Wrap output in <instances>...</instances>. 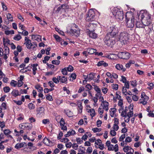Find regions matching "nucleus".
Masks as SVG:
<instances>
[{
    "label": "nucleus",
    "instance_id": "f257e3e1",
    "mask_svg": "<svg viewBox=\"0 0 154 154\" xmlns=\"http://www.w3.org/2000/svg\"><path fill=\"white\" fill-rule=\"evenodd\" d=\"M133 105L130 104L128 107H126L124 108H119V111L121 113V116L124 117V121L125 122L128 123L130 121L131 117L133 115Z\"/></svg>",
    "mask_w": 154,
    "mask_h": 154
},
{
    "label": "nucleus",
    "instance_id": "f03ea898",
    "mask_svg": "<svg viewBox=\"0 0 154 154\" xmlns=\"http://www.w3.org/2000/svg\"><path fill=\"white\" fill-rule=\"evenodd\" d=\"M137 15L145 26H148L150 23L151 15L146 10H141L137 13Z\"/></svg>",
    "mask_w": 154,
    "mask_h": 154
},
{
    "label": "nucleus",
    "instance_id": "7ed1b4c3",
    "mask_svg": "<svg viewBox=\"0 0 154 154\" xmlns=\"http://www.w3.org/2000/svg\"><path fill=\"white\" fill-rule=\"evenodd\" d=\"M112 13L116 19L122 20L123 18V13L122 10L116 7L111 8Z\"/></svg>",
    "mask_w": 154,
    "mask_h": 154
},
{
    "label": "nucleus",
    "instance_id": "20e7f679",
    "mask_svg": "<svg viewBox=\"0 0 154 154\" xmlns=\"http://www.w3.org/2000/svg\"><path fill=\"white\" fill-rule=\"evenodd\" d=\"M129 36L126 32H122L119 36V40L121 43L125 44L127 43L129 39Z\"/></svg>",
    "mask_w": 154,
    "mask_h": 154
},
{
    "label": "nucleus",
    "instance_id": "39448f33",
    "mask_svg": "<svg viewBox=\"0 0 154 154\" xmlns=\"http://www.w3.org/2000/svg\"><path fill=\"white\" fill-rule=\"evenodd\" d=\"M95 19V16L94 11L91 9L89 10L86 15L85 20L88 22L94 21Z\"/></svg>",
    "mask_w": 154,
    "mask_h": 154
},
{
    "label": "nucleus",
    "instance_id": "423d86ee",
    "mask_svg": "<svg viewBox=\"0 0 154 154\" xmlns=\"http://www.w3.org/2000/svg\"><path fill=\"white\" fill-rule=\"evenodd\" d=\"M118 29L117 27L116 26L110 27L109 32L107 33L106 36V38L108 37H114L118 34Z\"/></svg>",
    "mask_w": 154,
    "mask_h": 154
},
{
    "label": "nucleus",
    "instance_id": "0eeeda50",
    "mask_svg": "<svg viewBox=\"0 0 154 154\" xmlns=\"http://www.w3.org/2000/svg\"><path fill=\"white\" fill-rule=\"evenodd\" d=\"M25 42L24 44L25 45L27 49H31L32 48H34L35 47L34 45L32 44L31 43V40L27 37H25L24 38Z\"/></svg>",
    "mask_w": 154,
    "mask_h": 154
},
{
    "label": "nucleus",
    "instance_id": "6e6552de",
    "mask_svg": "<svg viewBox=\"0 0 154 154\" xmlns=\"http://www.w3.org/2000/svg\"><path fill=\"white\" fill-rule=\"evenodd\" d=\"M118 56L120 58L123 59H128L130 57V54L128 52H120L118 53Z\"/></svg>",
    "mask_w": 154,
    "mask_h": 154
},
{
    "label": "nucleus",
    "instance_id": "1a4fd4ad",
    "mask_svg": "<svg viewBox=\"0 0 154 154\" xmlns=\"http://www.w3.org/2000/svg\"><path fill=\"white\" fill-rule=\"evenodd\" d=\"M141 98L140 100V103L144 105L146 104L149 99L148 97L145 95L144 92H143L141 94Z\"/></svg>",
    "mask_w": 154,
    "mask_h": 154
},
{
    "label": "nucleus",
    "instance_id": "9d476101",
    "mask_svg": "<svg viewBox=\"0 0 154 154\" xmlns=\"http://www.w3.org/2000/svg\"><path fill=\"white\" fill-rule=\"evenodd\" d=\"M135 24L137 27L139 28H144L146 26L144 25V23L142 22V20H140L139 18L136 17L135 19Z\"/></svg>",
    "mask_w": 154,
    "mask_h": 154
},
{
    "label": "nucleus",
    "instance_id": "9b49d317",
    "mask_svg": "<svg viewBox=\"0 0 154 154\" xmlns=\"http://www.w3.org/2000/svg\"><path fill=\"white\" fill-rule=\"evenodd\" d=\"M32 125L28 123H23L19 125V127L23 129L29 130L32 128Z\"/></svg>",
    "mask_w": 154,
    "mask_h": 154
},
{
    "label": "nucleus",
    "instance_id": "f8f14e48",
    "mask_svg": "<svg viewBox=\"0 0 154 154\" xmlns=\"http://www.w3.org/2000/svg\"><path fill=\"white\" fill-rule=\"evenodd\" d=\"M135 19L133 17L130 20H128L127 18L126 19L127 27L132 28L134 26L135 24Z\"/></svg>",
    "mask_w": 154,
    "mask_h": 154
},
{
    "label": "nucleus",
    "instance_id": "ddd939ff",
    "mask_svg": "<svg viewBox=\"0 0 154 154\" xmlns=\"http://www.w3.org/2000/svg\"><path fill=\"white\" fill-rule=\"evenodd\" d=\"M69 32L72 35H74L76 36L79 35L80 34V31L79 29L77 28L75 29L71 28Z\"/></svg>",
    "mask_w": 154,
    "mask_h": 154
},
{
    "label": "nucleus",
    "instance_id": "4468645a",
    "mask_svg": "<svg viewBox=\"0 0 154 154\" xmlns=\"http://www.w3.org/2000/svg\"><path fill=\"white\" fill-rule=\"evenodd\" d=\"M119 123V120L117 118H115L114 119V122L112 128L116 131H117L119 129V127L118 125Z\"/></svg>",
    "mask_w": 154,
    "mask_h": 154
},
{
    "label": "nucleus",
    "instance_id": "2eb2a0df",
    "mask_svg": "<svg viewBox=\"0 0 154 154\" xmlns=\"http://www.w3.org/2000/svg\"><path fill=\"white\" fill-rule=\"evenodd\" d=\"M111 37H108L106 38V37L105 42L107 45L109 46L112 47L114 43V42L110 39Z\"/></svg>",
    "mask_w": 154,
    "mask_h": 154
},
{
    "label": "nucleus",
    "instance_id": "dca6fc26",
    "mask_svg": "<svg viewBox=\"0 0 154 154\" xmlns=\"http://www.w3.org/2000/svg\"><path fill=\"white\" fill-rule=\"evenodd\" d=\"M109 103L106 100H103L100 106H102L104 110L107 111L109 109Z\"/></svg>",
    "mask_w": 154,
    "mask_h": 154
},
{
    "label": "nucleus",
    "instance_id": "f3484780",
    "mask_svg": "<svg viewBox=\"0 0 154 154\" xmlns=\"http://www.w3.org/2000/svg\"><path fill=\"white\" fill-rule=\"evenodd\" d=\"M97 25L93 23H89L87 27V29L89 32L94 31Z\"/></svg>",
    "mask_w": 154,
    "mask_h": 154
},
{
    "label": "nucleus",
    "instance_id": "a211bd4d",
    "mask_svg": "<svg viewBox=\"0 0 154 154\" xmlns=\"http://www.w3.org/2000/svg\"><path fill=\"white\" fill-rule=\"evenodd\" d=\"M108 149L109 151H114L116 152H117L119 150V146L117 144H115L114 146L112 145Z\"/></svg>",
    "mask_w": 154,
    "mask_h": 154
},
{
    "label": "nucleus",
    "instance_id": "6ab92c4d",
    "mask_svg": "<svg viewBox=\"0 0 154 154\" xmlns=\"http://www.w3.org/2000/svg\"><path fill=\"white\" fill-rule=\"evenodd\" d=\"M76 132L75 130H70L68 131L67 133L64 135L66 137H69L71 136H72L75 135Z\"/></svg>",
    "mask_w": 154,
    "mask_h": 154
},
{
    "label": "nucleus",
    "instance_id": "aec40b11",
    "mask_svg": "<svg viewBox=\"0 0 154 154\" xmlns=\"http://www.w3.org/2000/svg\"><path fill=\"white\" fill-rule=\"evenodd\" d=\"M26 145H27L25 142L18 143L15 145V148L16 149H18L22 147H24L25 146H26Z\"/></svg>",
    "mask_w": 154,
    "mask_h": 154
},
{
    "label": "nucleus",
    "instance_id": "412c9836",
    "mask_svg": "<svg viewBox=\"0 0 154 154\" xmlns=\"http://www.w3.org/2000/svg\"><path fill=\"white\" fill-rule=\"evenodd\" d=\"M89 37L95 39L97 37V34L94 32V31L89 32Z\"/></svg>",
    "mask_w": 154,
    "mask_h": 154
},
{
    "label": "nucleus",
    "instance_id": "4be33fe9",
    "mask_svg": "<svg viewBox=\"0 0 154 154\" xmlns=\"http://www.w3.org/2000/svg\"><path fill=\"white\" fill-rule=\"evenodd\" d=\"M11 94L14 97H16L21 94V93L18 90L15 89H14L13 90L11 93Z\"/></svg>",
    "mask_w": 154,
    "mask_h": 154
},
{
    "label": "nucleus",
    "instance_id": "5701e85b",
    "mask_svg": "<svg viewBox=\"0 0 154 154\" xmlns=\"http://www.w3.org/2000/svg\"><path fill=\"white\" fill-rule=\"evenodd\" d=\"M95 74L94 73H91L87 75V77L85 79L87 81H90L94 79Z\"/></svg>",
    "mask_w": 154,
    "mask_h": 154
},
{
    "label": "nucleus",
    "instance_id": "b1692460",
    "mask_svg": "<svg viewBox=\"0 0 154 154\" xmlns=\"http://www.w3.org/2000/svg\"><path fill=\"white\" fill-rule=\"evenodd\" d=\"M87 112L89 113L90 115L92 118L94 117L95 115V111L94 109H89Z\"/></svg>",
    "mask_w": 154,
    "mask_h": 154
},
{
    "label": "nucleus",
    "instance_id": "393cba45",
    "mask_svg": "<svg viewBox=\"0 0 154 154\" xmlns=\"http://www.w3.org/2000/svg\"><path fill=\"white\" fill-rule=\"evenodd\" d=\"M116 68L118 70H122L123 71H125L126 70L125 68H123V66L122 65L119 64H117L116 66Z\"/></svg>",
    "mask_w": 154,
    "mask_h": 154
},
{
    "label": "nucleus",
    "instance_id": "a878e982",
    "mask_svg": "<svg viewBox=\"0 0 154 154\" xmlns=\"http://www.w3.org/2000/svg\"><path fill=\"white\" fill-rule=\"evenodd\" d=\"M38 64L37 63L33 64L31 65L32 68V73L34 75H35L36 73V71L37 70V67L38 66Z\"/></svg>",
    "mask_w": 154,
    "mask_h": 154
},
{
    "label": "nucleus",
    "instance_id": "bb28decb",
    "mask_svg": "<svg viewBox=\"0 0 154 154\" xmlns=\"http://www.w3.org/2000/svg\"><path fill=\"white\" fill-rule=\"evenodd\" d=\"M32 38L33 40L39 41L40 40L41 37L39 35H32Z\"/></svg>",
    "mask_w": 154,
    "mask_h": 154
},
{
    "label": "nucleus",
    "instance_id": "cd10ccee",
    "mask_svg": "<svg viewBox=\"0 0 154 154\" xmlns=\"http://www.w3.org/2000/svg\"><path fill=\"white\" fill-rule=\"evenodd\" d=\"M87 52L88 53L90 54H92L94 53H95L96 51L97 50L94 49L89 48L87 49Z\"/></svg>",
    "mask_w": 154,
    "mask_h": 154
},
{
    "label": "nucleus",
    "instance_id": "c85d7f7f",
    "mask_svg": "<svg viewBox=\"0 0 154 154\" xmlns=\"http://www.w3.org/2000/svg\"><path fill=\"white\" fill-rule=\"evenodd\" d=\"M60 81L62 83H66L67 81V77L63 76L61 77L60 76V78L59 79Z\"/></svg>",
    "mask_w": 154,
    "mask_h": 154
},
{
    "label": "nucleus",
    "instance_id": "c756f323",
    "mask_svg": "<svg viewBox=\"0 0 154 154\" xmlns=\"http://www.w3.org/2000/svg\"><path fill=\"white\" fill-rule=\"evenodd\" d=\"M3 42L4 46H7L8 44H10V41L7 38H3Z\"/></svg>",
    "mask_w": 154,
    "mask_h": 154
},
{
    "label": "nucleus",
    "instance_id": "7c9ffc66",
    "mask_svg": "<svg viewBox=\"0 0 154 154\" xmlns=\"http://www.w3.org/2000/svg\"><path fill=\"white\" fill-rule=\"evenodd\" d=\"M131 149H133L130 146H125L123 148V151L125 152H127L129 151H130Z\"/></svg>",
    "mask_w": 154,
    "mask_h": 154
},
{
    "label": "nucleus",
    "instance_id": "2f4dec72",
    "mask_svg": "<svg viewBox=\"0 0 154 154\" xmlns=\"http://www.w3.org/2000/svg\"><path fill=\"white\" fill-rule=\"evenodd\" d=\"M97 66H103L104 67H106L108 66V64L104 61H101L98 62Z\"/></svg>",
    "mask_w": 154,
    "mask_h": 154
},
{
    "label": "nucleus",
    "instance_id": "473e14b6",
    "mask_svg": "<svg viewBox=\"0 0 154 154\" xmlns=\"http://www.w3.org/2000/svg\"><path fill=\"white\" fill-rule=\"evenodd\" d=\"M116 109L114 108H111L110 109V115L112 117H113L114 116L116 113Z\"/></svg>",
    "mask_w": 154,
    "mask_h": 154
},
{
    "label": "nucleus",
    "instance_id": "72a5a7b5",
    "mask_svg": "<svg viewBox=\"0 0 154 154\" xmlns=\"http://www.w3.org/2000/svg\"><path fill=\"white\" fill-rule=\"evenodd\" d=\"M44 109L43 107H40L38 110V113L41 116H43L44 114Z\"/></svg>",
    "mask_w": 154,
    "mask_h": 154
},
{
    "label": "nucleus",
    "instance_id": "f704fd0d",
    "mask_svg": "<svg viewBox=\"0 0 154 154\" xmlns=\"http://www.w3.org/2000/svg\"><path fill=\"white\" fill-rule=\"evenodd\" d=\"M35 88L40 92H42L43 91L42 88L39 84L36 85L35 86Z\"/></svg>",
    "mask_w": 154,
    "mask_h": 154
},
{
    "label": "nucleus",
    "instance_id": "c9c22d12",
    "mask_svg": "<svg viewBox=\"0 0 154 154\" xmlns=\"http://www.w3.org/2000/svg\"><path fill=\"white\" fill-rule=\"evenodd\" d=\"M78 113H79L81 114L82 112V110L83 109V107L82 106V104L81 103H80L79 104H78Z\"/></svg>",
    "mask_w": 154,
    "mask_h": 154
},
{
    "label": "nucleus",
    "instance_id": "e433bc0d",
    "mask_svg": "<svg viewBox=\"0 0 154 154\" xmlns=\"http://www.w3.org/2000/svg\"><path fill=\"white\" fill-rule=\"evenodd\" d=\"M104 109L102 106H100L98 109V113L100 115V116L102 117L103 115L102 114L103 112Z\"/></svg>",
    "mask_w": 154,
    "mask_h": 154
},
{
    "label": "nucleus",
    "instance_id": "4c0bfd02",
    "mask_svg": "<svg viewBox=\"0 0 154 154\" xmlns=\"http://www.w3.org/2000/svg\"><path fill=\"white\" fill-rule=\"evenodd\" d=\"M60 78V76H58L57 78L56 77H53L52 79V80L56 84H57L60 82L59 79Z\"/></svg>",
    "mask_w": 154,
    "mask_h": 154
},
{
    "label": "nucleus",
    "instance_id": "58836bf2",
    "mask_svg": "<svg viewBox=\"0 0 154 154\" xmlns=\"http://www.w3.org/2000/svg\"><path fill=\"white\" fill-rule=\"evenodd\" d=\"M43 142L46 145L49 146L50 141L48 139L45 137L43 139Z\"/></svg>",
    "mask_w": 154,
    "mask_h": 154
},
{
    "label": "nucleus",
    "instance_id": "ea45409f",
    "mask_svg": "<svg viewBox=\"0 0 154 154\" xmlns=\"http://www.w3.org/2000/svg\"><path fill=\"white\" fill-rule=\"evenodd\" d=\"M22 38L21 36L19 34H17L14 36L13 38L14 40L16 41H19Z\"/></svg>",
    "mask_w": 154,
    "mask_h": 154
},
{
    "label": "nucleus",
    "instance_id": "a19ab883",
    "mask_svg": "<svg viewBox=\"0 0 154 154\" xmlns=\"http://www.w3.org/2000/svg\"><path fill=\"white\" fill-rule=\"evenodd\" d=\"M66 114L69 117H71L73 116V113L69 110H67L65 111Z\"/></svg>",
    "mask_w": 154,
    "mask_h": 154
},
{
    "label": "nucleus",
    "instance_id": "79ce46f5",
    "mask_svg": "<svg viewBox=\"0 0 154 154\" xmlns=\"http://www.w3.org/2000/svg\"><path fill=\"white\" fill-rule=\"evenodd\" d=\"M53 36L57 41L60 42L62 41V39L58 35H54Z\"/></svg>",
    "mask_w": 154,
    "mask_h": 154
},
{
    "label": "nucleus",
    "instance_id": "37998d69",
    "mask_svg": "<svg viewBox=\"0 0 154 154\" xmlns=\"http://www.w3.org/2000/svg\"><path fill=\"white\" fill-rule=\"evenodd\" d=\"M3 132L4 134L5 135H8L11 133V131L8 129H5Z\"/></svg>",
    "mask_w": 154,
    "mask_h": 154
},
{
    "label": "nucleus",
    "instance_id": "c03bdc74",
    "mask_svg": "<svg viewBox=\"0 0 154 154\" xmlns=\"http://www.w3.org/2000/svg\"><path fill=\"white\" fill-rule=\"evenodd\" d=\"M59 8H62L63 9H68L69 8V6L67 3H65L62 5L60 6L59 7Z\"/></svg>",
    "mask_w": 154,
    "mask_h": 154
},
{
    "label": "nucleus",
    "instance_id": "a18cd8bd",
    "mask_svg": "<svg viewBox=\"0 0 154 154\" xmlns=\"http://www.w3.org/2000/svg\"><path fill=\"white\" fill-rule=\"evenodd\" d=\"M7 17L9 21H13V18L11 14L8 13L7 15Z\"/></svg>",
    "mask_w": 154,
    "mask_h": 154
},
{
    "label": "nucleus",
    "instance_id": "49530a36",
    "mask_svg": "<svg viewBox=\"0 0 154 154\" xmlns=\"http://www.w3.org/2000/svg\"><path fill=\"white\" fill-rule=\"evenodd\" d=\"M5 34L6 35H9L10 34H14V31L13 30H6L5 32Z\"/></svg>",
    "mask_w": 154,
    "mask_h": 154
},
{
    "label": "nucleus",
    "instance_id": "de8ad7c7",
    "mask_svg": "<svg viewBox=\"0 0 154 154\" xmlns=\"http://www.w3.org/2000/svg\"><path fill=\"white\" fill-rule=\"evenodd\" d=\"M92 130L94 132L96 133L100 131L101 130V129L100 128H92Z\"/></svg>",
    "mask_w": 154,
    "mask_h": 154
},
{
    "label": "nucleus",
    "instance_id": "09e8293b",
    "mask_svg": "<svg viewBox=\"0 0 154 154\" xmlns=\"http://www.w3.org/2000/svg\"><path fill=\"white\" fill-rule=\"evenodd\" d=\"M10 90V88L9 87H5L3 88L4 91L6 93L9 92Z\"/></svg>",
    "mask_w": 154,
    "mask_h": 154
},
{
    "label": "nucleus",
    "instance_id": "8fccbe9b",
    "mask_svg": "<svg viewBox=\"0 0 154 154\" xmlns=\"http://www.w3.org/2000/svg\"><path fill=\"white\" fill-rule=\"evenodd\" d=\"M71 79H70V80H75L76 79V75L75 73H73L72 74L70 75Z\"/></svg>",
    "mask_w": 154,
    "mask_h": 154
},
{
    "label": "nucleus",
    "instance_id": "3c124183",
    "mask_svg": "<svg viewBox=\"0 0 154 154\" xmlns=\"http://www.w3.org/2000/svg\"><path fill=\"white\" fill-rule=\"evenodd\" d=\"M123 100L122 99L119 100L118 102V106H119V108H123L124 106L123 105Z\"/></svg>",
    "mask_w": 154,
    "mask_h": 154
},
{
    "label": "nucleus",
    "instance_id": "603ef678",
    "mask_svg": "<svg viewBox=\"0 0 154 154\" xmlns=\"http://www.w3.org/2000/svg\"><path fill=\"white\" fill-rule=\"evenodd\" d=\"M28 107L29 109H33L35 108V105L32 103H30L29 104Z\"/></svg>",
    "mask_w": 154,
    "mask_h": 154
},
{
    "label": "nucleus",
    "instance_id": "864d4df0",
    "mask_svg": "<svg viewBox=\"0 0 154 154\" xmlns=\"http://www.w3.org/2000/svg\"><path fill=\"white\" fill-rule=\"evenodd\" d=\"M4 49H5V54H8L9 53V49L8 48L7 46H4Z\"/></svg>",
    "mask_w": 154,
    "mask_h": 154
},
{
    "label": "nucleus",
    "instance_id": "5fc2aeb1",
    "mask_svg": "<svg viewBox=\"0 0 154 154\" xmlns=\"http://www.w3.org/2000/svg\"><path fill=\"white\" fill-rule=\"evenodd\" d=\"M116 131L114 130H111L110 134L112 136H114L116 135Z\"/></svg>",
    "mask_w": 154,
    "mask_h": 154
},
{
    "label": "nucleus",
    "instance_id": "6e6d98bb",
    "mask_svg": "<svg viewBox=\"0 0 154 154\" xmlns=\"http://www.w3.org/2000/svg\"><path fill=\"white\" fill-rule=\"evenodd\" d=\"M67 69L66 68H64L62 69L61 72L62 74L64 75H66L67 74Z\"/></svg>",
    "mask_w": 154,
    "mask_h": 154
},
{
    "label": "nucleus",
    "instance_id": "4d7b16f0",
    "mask_svg": "<svg viewBox=\"0 0 154 154\" xmlns=\"http://www.w3.org/2000/svg\"><path fill=\"white\" fill-rule=\"evenodd\" d=\"M53 64L56 65H59L60 63V61L59 60H53L52 61Z\"/></svg>",
    "mask_w": 154,
    "mask_h": 154
},
{
    "label": "nucleus",
    "instance_id": "13d9d810",
    "mask_svg": "<svg viewBox=\"0 0 154 154\" xmlns=\"http://www.w3.org/2000/svg\"><path fill=\"white\" fill-rule=\"evenodd\" d=\"M132 141V139L131 138L129 137H126L125 140V143H130Z\"/></svg>",
    "mask_w": 154,
    "mask_h": 154
},
{
    "label": "nucleus",
    "instance_id": "bf43d9fd",
    "mask_svg": "<svg viewBox=\"0 0 154 154\" xmlns=\"http://www.w3.org/2000/svg\"><path fill=\"white\" fill-rule=\"evenodd\" d=\"M50 58V57L48 56H45L43 60V62L44 63H46L47 61H48Z\"/></svg>",
    "mask_w": 154,
    "mask_h": 154
},
{
    "label": "nucleus",
    "instance_id": "052dcab7",
    "mask_svg": "<svg viewBox=\"0 0 154 154\" xmlns=\"http://www.w3.org/2000/svg\"><path fill=\"white\" fill-rule=\"evenodd\" d=\"M132 99L134 101H137L139 99V97L136 95H134L132 96Z\"/></svg>",
    "mask_w": 154,
    "mask_h": 154
},
{
    "label": "nucleus",
    "instance_id": "680f3d73",
    "mask_svg": "<svg viewBox=\"0 0 154 154\" xmlns=\"http://www.w3.org/2000/svg\"><path fill=\"white\" fill-rule=\"evenodd\" d=\"M18 33H19L21 34L24 36H27L29 34L28 32L27 31L24 30H23V31L22 32H18Z\"/></svg>",
    "mask_w": 154,
    "mask_h": 154
},
{
    "label": "nucleus",
    "instance_id": "e2e57ef3",
    "mask_svg": "<svg viewBox=\"0 0 154 154\" xmlns=\"http://www.w3.org/2000/svg\"><path fill=\"white\" fill-rule=\"evenodd\" d=\"M112 86L113 89L115 90H117L118 88V85L117 84H113L112 85Z\"/></svg>",
    "mask_w": 154,
    "mask_h": 154
},
{
    "label": "nucleus",
    "instance_id": "0e129e2a",
    "mask_svg": "<svg viewBox=\"0 0 154 154\" xmlns=\"http://www.w3.org/2000/svg\"><path fill=\"white\" fill-rule=\"evenodd\" d=\"M126 88H125V87H123L122 90V93L125 95H127Z\"/></svg>",
    "mask_w": 154,
    "mask_h": 154
},
{
    "label": "nucleus",
    "instance_id": "69168bd1",
    "mask_svg": "<svg viewBox=\"0 0 154 154\" xmlns=\"http://www.w3.org/2000/svg\"><path fill=\"white\" fill-rule=\"evenodd\" d=\"M10 84L12 86L15 87L17 85V82L14 80H12L11 81Z\"/></svg>",
    "mask_w": 154,
    "mask_h": 154
},
{
    "label": "nucleus",
    "instance_id": "338daca9",
    "mask_svg": "<svg viewBox=\"0 0 154 154\" xmlns=\"http://www.w3.org/2000/svg\"><path fill=\"white\" fill-rule=\"evenodd\" d=\"M85 88H86L88 89V90H89V91L91 90L93 88L92 86L89 84H87L85 86Z\"/></svg>",
    "mask_w": 154,
    "mask_h": 154
},
{
    "label": "nucleus",
    "instance_id": "774afa93",
    "mask_svg": "<svg viewBox=\"0 0 154 154\" xmlns=\"http://www.w3.org/2000/svg\"><path fill=\"white\" fill-rule=\"evenodd\" d=\"M94 89L95 91L97 92H100L101 91V90L100 88H99L98 86L94 85Z\"/></svg>",
    "mask_w": 154,
    "mask_h": 154
}]
</instances>
